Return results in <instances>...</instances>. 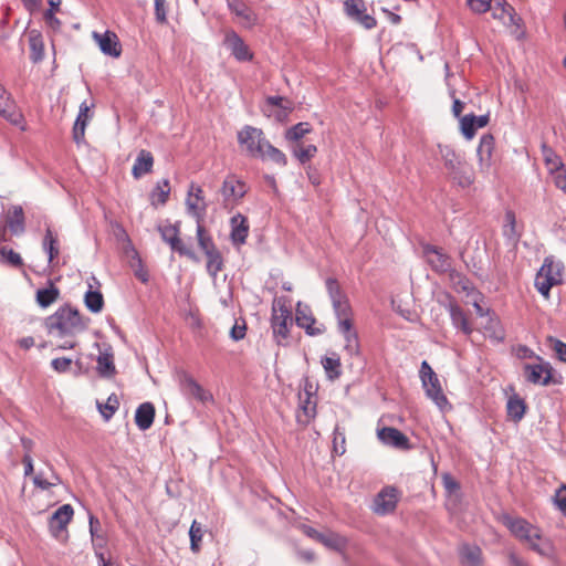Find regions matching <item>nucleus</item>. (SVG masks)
I'll return each mask as SVG.
<instances>
[{
  "mask_svg": "<svg viewBox=\"0 0 566 566\" xmlns=\"http://www.w3.org/2000/svg\"><path fill=\"white\" fill-rule=\"evenodd\" d=\"M507 416L515 422H518L525 415L526 405L522 398L514 395L509 398L506 405Z\"/></svg>",
  "mask_w": 566,
  "mask_h": 566,
  "instance_id": "nucleus-40",
  "label": "nucleus"
},
{
  "mask_svg": "<svg viewBox=\"0 0 566 566\" xmlns=\"http://www.w3.org/2000/svg\"><path fill=\"white\" fill-rule=\"evenodd\" d=\"M74 511L70 504H64L59 507L49 521L51 534L55 538H60L63 532H66V526L73 517Z\"/></svg>",
  "mask_w": 566,
  "mask_h": 566,
  "instance_id": "nucleus-15",
  "label": "nucleus"
},
{
  "mask_svg": "<svg viewBox=\"0 0 566 566\" xmlns=\"http://www.w3.org/2000/svg\"><path fill=\"white\" fill-rule=\"evenodd\" d=\"M155 419V407L150 402L142 403L135 413V423L140 430H147L151 427Z\"/></svg>",
  "mask_w": 566,
  "mask_h": 566,
  "instance_id": "nucleus-29",
  "label": "nucleus"
},
{
  "mask_svg": "<svg viewBox=\"0 0 566 566\" xmlns=\"http://www.w3.org/2000/svg\"><path fill=\"white\" fill-rule=\"evenodd\" d=\"M312 132V126L307 122H300L292 127H290L285 132V138L289 142H298L301 140L306 134H310Z\"/></svg>",
  "mask_w": 566,
  "mask_h": 566,
  "instance_id": "nucleus-49",
  "label": "nucleus"
},
{
  "mask_svg": "<svg viewBox=\"0 0 566 566\" xmlns=\"http://www.w3.org/2000/svg\"><path fill=\"white\" fill-rule=\"evenodd\" d=\"M33 483L39 489L48 490L51 486L57 485L60 483V478L55 474H52L51 480H49V479H45L42 473H38L33 478Z\"/></svg>",
  "mask_w": 566,
  "mask_h": 566,
  "instance_id": "nucleus-58",
  "label": "nucleus"
},
{
  "mask_svg": "<svg viewBox=\"0 0 566 566\" xmlns=\"http://www.w3.org/2000/svg\"><path fill=\"white\" fill-rule=\"evenodd\" d=\"M471 10L475 13H485L492 7V0H467Z\"/></svg>",
  "mask_w": 566,
  "mask_h": 566,
  "instance_id": "nucleus-61",
  "label": "nucleus"
},
{
  "mask_svg": "<svg viewBox=\"0 0 566 566\" xmlns=\"http://www.w3.org/2000/svg\"><path fill=\"white\" fill-rule=\"evenodd\" d=\"M294 321H273L272 329L277 345H286Z\"/></svg>",
  "mask_w": 566,
  "mask_h": 566,
  "instance_id": "nucleus-45",
  "label": "nucleus"
},
{
  "mask_svg": "<svg viewBox=\"0 0 566 566\" xmlns=\"http://www.w3.org/2000/svg\"><path fill=\"white\" fill-rule=\"evenodd\" d=\"M191 200L192 202H197V205H207L203 197V190L200 186L191 182L188 191V196L186 199V206L188 207V200Z\"/></svg>",
  "mask_w": 566,
  "mask_h": 566,
  "instance_id": "nucleus-57",
  "label": "nucleus"
},
{
  "mask_svg": "<svg viewBox=\"0 0 566 566\" xmlns=\"http://www.w3.org/2000/svg\"><path fill=\"white\" fill-rule=\"evenodd\" d=\"M344 12L348 18L361 24L367 30L374 29L377 25V20L366 13L364 0H345Z\"/></svg>",
  "mask_w": 566,
  "mask_h": 566,
  "instance_id": "nucleus-11",
  "label": "nucleus"
},
{
  "mask_svg": "<svg viewBox=\"0 0 566 566\" xmlns=\"http://www.w3.org/2000/svg\"><path fill=\"white\" fill-rule=\"evenodd\" d=\"M500 323L501 321H488L483 335L496 342L503 340L504 329Z\"/></svg>",
  "mask_w": 566,
  "mask_h": 566,
  "instance_id": "nucleus-52",
  "label": "nucleus"
},
{
  "mask_svg": "<svg viewBox=\"0 0 566 566\" xmlns=\"http://www.w3.org/2000/svg\"><path fill=\"white\" fill-rule=\"evenodd\" d=\"M155 20L158 24H167L168 6L166 0H154Z\"/></svg>",
  "mask_w": 566,
  "mask_h": 566,
  "instance_id": "nucleus-54",
  "label": "nucleus"
},
{
  "mask_svg": "<svg viewBox=\"0 0 566 566\" xmlns=\"http://www.w3.org/2000/svg\"><path fill=\"white\" fill-rule=\"evenodd\" d=\"M0 115L13 124H17L21 118L14 102L3 86H0Z\"/></svg>",
  "mask_w": 566,
  "mask_h": 566,
  "instance_id": "nucleus-27",
  "label": "nucleus"
},
{
  "mask_svg": "<svg viewBox=\"0 0 566 566\" xmlns=\"http://www.w3.org/2000/svg\"><path fill=\"white\" fill-rule=\"evenodd\" d=\"M6 226L14 235L25 231V216L21 206H11L6 214Z\"/></svg>",
  "mask_w": 566,
  "mask_h": 566,
  "instance_id": "nucleus-24",
  "label": "nucleus"
},
{
  "mask_svg": "<svg viewBox=\"0 0 566 566\" xmlns=\"http://www.w3.org/2000/svg\"><path fill=\"white\" fill-rule=\"evenodd\" d=\"M157 231L164 242H166L174 252H177L180 256H186L192 262H199V258L196 252L184 243L180 239V221L174 224H158Z\"/></svg>",
  "mask_w": 566,
  "mask_h": 566,
  "instance_id": "nucleus-4",
  "label": "nucleus"
},
{
  "mask_svg": "<svg viewBox=\"0 0 566 566\" xmlns=\"http://www.w3.org/2000/svg\"><path fill=\"white\" fill-rule=\"evenodd\" d=\"M271 318H293L292 300L287 296L274 297Z\"/></svg>",
  "mask_w": 566,
  "mask_h": 566,
  "instance_id": "nucleus-36",
  "label": "nucleus"
},
{
  "mask_svg": "<svg viewBox=\"0 0 566 566\" xmlns=\"http://www.w3.org/2000/svg\"><path fill=\"white\" fill-rule=\"evenodd\" d=\"M230 238L234 244H243L249 235V220L242 213H237L230 219Z\"/></svg>",
  "mask_w": 566,
  "mask_h": 566,
  "instance_id": "nucleus-23",
  "label": "nucleus"
},
{
  "mask_svg": "<svg viewBox=\"0 0 566 566\" xmlns=\"http://www.w3.org/2000/svg\"><path fill=\"white\" fill-rule=\"evenodd\" d=\"M42 248L44 252L48 254L49 265H53L54 260L59 255V238L57 234L51 229V227H46L45 234L42 240Z\"/></svg>",
  "mask_w": 566,
  "mask_h": 566,
  "instance_id": "nucleus-30",
  "label": "nucleus"
},
{
  "mask_svg": "<svg viewBox=\"0 0 566 566\" xmlns=\"http://www.w3.org/2000/svg\"><path fill=\"white\" fill-rule=\"evenodd\" d=\"M322 366L328 377V379L334 380L340 377L342 375V363L340 358L337 354H332L331 356H325L322 359Z\"/></svg>",
  "mask_w": 566,
  "mask_h": 566,
  "instance_id": "nucleus-38",
  "label": "nucleus"
},
{
  "mask_svg": "<svg viewBox=\"0 0 566 566\" xmlns=\"http://www.w3.org/2000/svg\"><path fill=\"white\" fill-rule=\"evenodd\" d=\"M523 375L533 385L547 386L553 380V368L549 363L525 364Z\"/></svg>",
  "mask_w": 566,
  "mask_h": 566,
  "instance_id": "nucleus-12",
  "label": "nucleus"
},
{
  "mask_svg": "<svg viewBox=\"0 0 566 566\" xmlns=\"http://www.w3.org/2000/svg\"><path fill=\"white\" fill-rule=\"evenodd\" d=\"M338 331L344 336L345 349L350 354H358L359 340L357 332L354 329L352 321H339Z\"/></svg>",
  "mask_w": 566,
  "mask_h": 566,
  "instance_id": "nucleus-25",
  "label": "nucleus"
},
{
  "mask_svg": "<svg viewBox=\"0 0 566 566\" xmlns=\"http://www.w3.org/2000/svg\"><path fill=\"white\" fill-rule=\"evenodd\" d=\"M439 153L450 178L461 188L470 187L474 181V172L464 158L449 145H438Z\"/></svg>",
  "mask_w": 566,
  "mask_h": 566,
  "instance_id": "nucleus-3",
  "label": "nucleus"
},
{
  "mask_svg": "<svg viewBox=\"0 0 566 566\" xmlns=\"http://www.w3.org/2000/svg\"><path fill=\"white\" fill-rule=\"evenodd\" d=\"M541 151H542V156H543L545 166H546L547 170L549 171V174L553 175L557 171H560L563 168H565V165H564L560 156H558L556 154V151L552 147L546 145L545 143L542 144Z\"/></svg>",
  "mask_w": 566,
  "mask_h": 566,
  "instance_id": "nucleus-34",
  "label": "nucleus"
},
{
  "mask_svg": "<svg viewBox=\"0 0 566 566\" xmlns=\"http://www.w3.org/2000/svg\"><path fill=\"white\" fill-rule=\"evenodd\" d=\"M224 42L239 62H248L253 59V53L235 31L228 32Z\"/></svg>",
  "mask_w": 566,
  "mask_h": 566,
  "instance_id": "nucleus-18",
  "label": "nucleus"
},
{
  "mask_svg": "<svg viewBox=\"0 0 566 566\" xmlns=\"http://www.w3.org/2000/svg\"><path fill=\"white\" fill-rule=\"evenodd\" d=\"M495 150V138L491 133L483 134L476 149L480 166L490 168L493 163V153Z\"/></svg>",
  "mask_w": 566,
  "mask_h": 566,
  "instance_id": "nucleus-21",
  "label": "nucleus"
},
{
  "mask_svg": "<svg viewBox=\"0 0 566 566\" xmlns=\"http://www.w3.org/2000/svg\"><path fill=\"white\" fill-rule=\"evenodd\" d=\"M399 501V492L396 488H384L374 500V512L379 515H386L395 511Z\"/></svg>",
  "mask_w": 566,
  "mask_h": 566,
  "instance_id": "nucleus-13",
  "label": "nucleus"
},
{
  "mask_svg": "<svg viewBox=\"0 0 566 566\" xmlns=\"http://www.w3.org/2000/svg\"><path fill=\"white\" fill-rule=\"evenodd\" d=\"M84 303L92 313H99L104 306L103 294L99 291H93L92 286H90V290L84 295Z\"/></svg>",
  "mask_w": 566,
  "mask_h": 566,
  "instance_id": "nucleus-47",
  "label": "nucleus"
},
{
  "mask_svg": "<svg viewBox=\"0 0 566 566\" xmlns=\"http://www.w3.org/2000/svg\"><path fill=\"white\" fill-rule=\"evenodd\" d=\"M300 411L296 415L297 421L307 424L316 415V398L308 390L300 395Z\"/></svg>",
  "mask_w": 566,
  "mask_h": 566,
  "instance_id": "nucleus-22",
  "label": "nucleus"
},
{
  "mask_svg": "<svg viewBox=\"0 0 566 566\" xmlns=\"http://www.w3.org/2000/svg\"><path fill=\"white\" fill-rule=\"evenodd\" d=\"M170 195V182L168 179L158 181L156 187L149 193L150 205L154 208L167 203Z\"/></svg>",
  "mask_w": 566,
  "mask_h": 566,
  "instance_id": "nucleus-33",
  "label": "nucleus"
},
{
  "mask_svg": "<svg viewBox=\"0 0 566 566\" xmlns=\"http://www.w3.org/2000/svg\"><path fill=\"white\" fill-rule=\"evenodd\" d=\"M439 305L446 306L452 319L467 318L457 300L450 293H444L442 295V297L439 300Z\"/></svg>",
  "mask_w": 566,
  "mask_h": 566,
  "instance_id": "nucleus-46",
  "label": "nucleus"
},
{
  "mask_svg": "<svg viewBox=\"0 0 566 566\" xmlns=\"http://www.w3.org/2000/svg\"><path fill=\"white\" fill-rule=\"evenodd\" d=\"M154 156L150 151L142 149L135 160L132 169V175L135 179H139L145 174H149L153 170Z\"/></svg>",
  "mask_w": 566,
  "mask_h": 566,
  "instance_id": "nucleus-28",
  "label": "nucleus"
},
{
  "mask_svg": "<svg viewBox=\"0 0 566 566\" xmlns=\"http://www.w3.org/2000/svg\"><path fill=\"white\" fill-rule=\"evenodd\" d=\"M238 143L244 147L247 154L254 158H265L264 145H268V139L262 129L245 125L238 133Z\"/></svg>",
  "mask_w": 566,
  "mask_h": 566,
  "instance_id": "nucleus-5",
  "label": "nucleus"
},
{
  "mask_svg": "<svg viewBox=\"0 0 566 566\" xmlns=\"http://www.w3.org/2000/svg\"><path fill=\"white\" fill-rule=\"evenodd\" d=\"M129 265L134 271V275L144 284L149 281V272L146 269L138 251L135 248H132V256L129 261Z\"/></svg>",
  "mask_w": 566,
  "mask_h": 566,
  "instance_id": "nucleus-39",
  "label": "nucleus"
},
{
  "mask_svg": "<svg viewBox=\"0 0 566 566\" xmlns=\"http://www.w3.org/2000/svg\"><path fill=\"white\" fill-rule=\"evenodd\" d=\"M501 522L506 526L512 535L520 542L526 544L534 552L546 555L549 551V544L541 545L543 541L542 531L538 526L530 523L523 517L504 514Z\"/></svg>",
  "mask_w": 566,
  "mask_h": 566,
  "instance_id": "nucleus-2",
  "label": "nucleus"
},
{
  "mask_svg": "<svg viewBox=\"0 0 566 566\" xmlns=\"http://www.w3.org/2000/svg\"><path fill=\"white\" fill-rule=\"evenodd\" d=\"M247 324L245 321H235L234 325L230 331V336L233 340H240L245 337Z\"/></svg>",
  "mask_w": 566,
  "mask_h": 566,
  "instance_id": "nucleus-63",
  "label": "nucleus"
},
{
  "mask_svg": "<svg viewBox=\"0 0 566 566\" xmlns=\"http://www.w3.org/2000/svg\"><path fill=\"white\" fill-rule=\"evenodd\" d=\"M490 10H492L494 19L501 20L506 25H520V22L522 21L510 3H505L502 8L491 7Z\"/></svg>",
  "mask_w": 566,
  "mask_h": 566,
  "instance_id": "nucleus-35",
  "label": "nucleus"
},
{
  "mask_svg": "<svg viewBox=\"0 0 566 566\" xmlns=\"http://www.w3.org/2000/svg\"><path fill=\"white\" fill-rule=\"evenodd\" d=\"M97 408L105 421H108L119 408V399L116 394L108 396L105 403L97 401Z\"/></svg>",
  "mask_w": 566,
  "mask_h": 566,
  "instance_id": "nucleus-50",
  "label": "nucleus"
},
{
  "mask_svg": "<svg viewBox=\"0 0 566 566\" xmlns=\"http://www.w3.org/2000/svg\"><path fill=\"white\" fill-rule=\"evenodd\" d=\"M96 369L101 377H113L116 374L113 354L108 352L101 353L97 357Z\"/></svg>",
  "mask_w": 566,
  "mask_h": 566,
  "instance_id": "nucleus-37",
  "label": "nucleus"
},
{
  "mask_svg": "<svg viewBox=\"0 0 566 566\" xmlns=\"http://www.w3.org/2000/svg\"><path fill=\"white\" fill-rule=\"evenodd\" d=\"M30 60L39 63L44 57V42L40 31L31 30L29 32Z\"/></svg>",
  "mask_w": 566,
  "mask_h": 566,
  "instance_id": "nucleus-32",
  "label": "nucleus"
},
{
  "mask_svg": "<svg viewBox=\"0 0 566 566\" xmlns=\"http://www.w3.org/2000/svg\"><path fill=\"white\" fill-rule=\"evenodd\" d=\"M555 504L566 515V484H563L555 494Z\"/></svg>",
  "mask_w": 566,
  "mask_h": 566,
  "instance_id": "nucleus-64",
  "label": "nucleus"
},
{
  "mask_svg": "<svg viewBox=\"0 0 566 566\" xmlns=\"http://www.w3.org/2000/svg\"><path fill=\"white\" fill-rule=\"evenodd\" d=\"M562 270L563 264L560 262H555L552 256L545 258L535 281L537 291L542 295L548 296L551 289L562 283Z\"/></svg>",
  "mask_w": 566,
  "mask_h": 566,
  "instance_id": "nucleus-6",
  "label": "nucleus"
},
{
  "mask_svg": "<svg viewBox=\"0 0 566 566\" xmlns=\"http://www.w3.org/2000/svg\"><path fill=\"white\" fill-rule=\"evenodd\" d=\"M325 286L332 300L333 307L338 318H349L350 305L347 295L335 277H327Z\"/></svg>",
  "mask_w": 566,
  "mask_h": 566,
  "instance_id": "nucleus-10",
  "label": "nucleus"
},
{
  "mask_svg": "<svg viewBox=\"0 0 566 566\" xmlns=\"http://www.w3.org/2000/svg\"><path fill=\"white\" fill-rule=\"evenodd\" d=\"M186 387L188 392L200 401H206L208 395L205 389L192 378L186 379Z\"/></svg>",
  "mask_w": 566,
  "mask_h": 566,
  "instance_id": "nucleus-56",
  "label": "nucleus"
},
{
  "mask_svg": "<svg viewBox=\"0 0 566 566\" xmlns=\"http://www.w3.org/2000/svg\"><path fill=\"white\" fill-rule=\"evenodd\" d=\"M48 318H80V312L77 307L66 303Z\"/></svg>",
  "mask_w": 566,
  "mask_h": 566,
  "instance_id": "nucleus-55",
  "label": "nucleus"
},
{
  "mask_svg": "<svg viewBox=\"0 0 566 566\" xmlns=\"http://www.w3.org/2000/svg\"><path fill=\"white\" fill-rule=\"evenodd\" d=\"M48 331L51 335L64 338L74 336L73 321H56L48 325Z\"/></svg>",
  "mask_w": 566,
  "mask_h": 566,
  "instance_id": "nucleus-43",
  "label": "nucleus"
},
{
  "mask_svg": "<svg viewBox=\"0 0 566 566\" xmlns=\"http://www.w3.org/2000/svg\"><path fill=\"white\" fill-rule=\"evenodd\" d=\"M208 205H197L190 199L188 200V213L197 221V241L200 250L207 258V272L216 277L223 269V256L217 248L211 234L203 226V219L207 213Z\"/></svg>",
  "mask_w": 566,
  "mask_h": 566,
  "instance_id": "nucleus-1",
  "label": "nucleus"
},
{
  "mask_svg": "<svg viewBox=\"0 0 566 566\" xmlns=\"http://www.w3.org/2000/svg\"><path fill=\"white\" fill-rule=\"evenodd\" d=\"M447 275L452 289L457 293H465V295L471 298L473 306L476 308V313L483 316L484 312L480 305L483 295L475 289L472 281L464 273L454 268Z\"/></svg>",
  "mask_w": 566,
  "mask_h": 566,
  "instance_id": "nucleus-8",
  "label": "nucleus"
},
{
  "mask_svg": "<svg viewBox=\"0 0 566 566\" xmlns=\"http://www.w3.org/2000/svg\"><path fill=\"white\" fill-rule=\"evenodd\" d=\"M249 191V186L234 174H229L220 188L223 203L234 206L241 202Z\"/></svg>",
  "mask_w": 566,
  "mask_h": 566,
  "instance_id": "nucleus-9",
  "label": "nucleus"
},
{
  "mask_svg": "<svg viewBox=\"0 0 566 566\" xmlns=\"http://www.w3.org/2000/svg\"><path fill=\"white\" fill-rule=\"evenodd\" d=\"M59 289L49 281V286L36 292V302L41 307H48L59 297Z\"/></svg>",
  "mask_w": 566,
  "mask_h": 566,
  "instance_id": "nucleus-41",
  "label": "nucleus"
},
{
  "mask_svg": "<svg viewBox=\"0 0 566 566\" xmlns=\"http://www.w3.org/2000/svg\"><path fill=\"white\" fill-rule=\"evenodd\" d=\"M72 363H73V360L71 358L59 357V358L52 359L51 366L56 373L62 374V373H66L71 369Z\"/></svg>",
  "mask_w": 566,
  "mask_h": 566,
  "instance_id": "nucleus-60",
  "label": "nucleus"
},
{
  "mask_svg": "<svg viewBox=\"0 0 566 566\" xmlns=\"http://www.w3.org/2000/svg\"><path fill=\"white\" fill-rule=\"evenodd\" d=\"M229 10L242 20L245 28H253L258 23V14L242 0H227Z\"/></svg>",
  "mask_w": 566,
  "mask_h": 566,
  "instance_id": "nucleus-19",
  "label": "nucleus"
},
{
  "mask_svg": "<svg viewBox=\"0 0 566 566\" xmlns=\"http://www.w3.org/2000/svg\"><path fill=\"white\" fill-rule=\"evenodd\" d=\"M490 122V115L475 116L474 114H468L460 118V129L462 135L467 139H472L478 128L485 127Z\"/></svg>",
  "mask_w": 566,
  "mask_h": 566,
  "instance_id": "nucleus-20",
  "label": "nucleus"
},
{
  "mask_svg": "<svg viewBox=\"0 0 566 566\" xmlns=\"http://www.w3.org/2000/svg\"><path fill=\"white\" fill-rule=\"evenodd\" d=\"M90 108L86 104V102H83L80 105L78 115L75 119L74 126H73V139L76 144H81L84 140L85 137V129L88 124L90 118L92 115L90 114Z\"/></svg>",
  "mask_w": 566,
  "mask_h": 566,
  "instance_id": "nucleus-26",
  "label": "nucleus"
},
{
  "mask_svg": "<svg viewBox=\"0 0 566 566\" xmlns=\"http://www.w3.org/2000/svg\"><path fill=\"white\" fill-rule=\"evenodd\" d=\"M205 534L203 526L196 520L191 523L189 530L190 549L192 553L198 554L201 549V542Z\"/></svg>",
  "mask_w": 566,
  "mask_h": 566,
  "instance_id": "nucleus-48",
  "label": "nucleus"
},
{
  "mask_svg": "<svg viewBox=\"0 0 566 566\" xmlns=\"http://www.w3.org/2000/svg\"><path fill=\"white\" fill-rule=\"evenodd\" d=\"M441 479L442 484L449 494L455 493L460 490L459 482L450 473H443Z\"/></svg>",
  "mask_w": 566,
  "mask_h": 566,
  "instance_id": "nucleus-62",
  "label": "nucleus"
},
{
  "mask_svg": "<svg viewBox=\"0 0 566 566\" xmlns=\"http://www.w3.org/2000/svg\"><path fill=\"white\" fill-rule=\"evenodd\" d=\"M315 539L325 545L326 547L337 552H343L347 546V539L344 536L333 532H315Z\"/></svg>",
  "mask_w": 566,
  "mask_h": 566,
  "instance_id": "nucleus-31",
  "label": "nucleus"
},
{
  "mask_svg": "<svg viewBox=\"0 0 566 566\" xmlns=\"http://www.w3.org/2000/svg\"><path fill=\"white\" fill-rule=\"evenodd\" d=\"M0 263L13 269H21L24 265L21 255L7 245L0 247Z\"/></svg>",
  "mask_w": 566,
  "mask_h": 566,
  "instance_id": "nucleus-42",
  "label": "nucleus"
},
{
  "mask_svg": "<svg viewBox=\"0 0 566 566\" xmlns=\"http://www.w3.org/2000/svg\"><path fill=\"white\" fill-rule=\"evenodd\" d=\"M548 342L551 344L552 349L554 350L556 357L560 360L566 363V344L563 343L559 339L549 337Z\"/></svg>",
  "mask_w": 566,
  "mask_h": 566,
  "instance_id": "nucleus-59",
  "label": "nucleus"
},
{
  "mask_svg": "<svg viewBox=\"0 0 566 566\" xmlns=\"http://www.w3.org/2000/svg\"><path fill=\"white\" fill-rule=\"evenodd\" d=\"M93 38L99 46V50L108 56L119 57L122 54V44L116 33L105 31L104 33L94 32Z\"/></svg>",
  "mask_w": 566,
  "mask_h": 566,
  "instance_id": "nucleus-17",
  "label": "nucleus"
},
{
  "mask_svg": "<svg viewBox=\"0 0 566 566\" xmlns=\"http://www.w3.org/2000/svg\"><path fill=\"white\" fill-rule=\"evenodd\" d=\"M378 439L386 446L407 451L412 448L409 438L394 427H384L377 431Z\"/></svg>",
  "mask_w": 566,
  "mask_h": 566,
  "instance_id": "nucleus-14",
  "label": "nucleus"
},
{
  "mask_svg": "<svg viewBox=\"0 0 566 566\" xmlns=\"http://www.w3.org/2000/svg\"><path fill=\"white\" fill-rule=\"evenodd\" d=\"M317 154V147L313 144L307 146H303L302 144H297L293 148V155L297 158V160L304 165L310 161Z\"/></svg>",
  "mask_w": 566,
  "mask_h": 566,
  "instance_id": "nucleus-51",
  "label": "nucleus"
},
{
  "mask_svg": "<svg viewBox=\"0 0 566 566\" xmlns=\"http://www.w3.org/2000/svg\"><path fill=\"white\" fill-rule=\"evenodd\" d=\"M265 150V157L274 161L275 164L280 166H286L287 159L283 151H281L279 148L274 147L269 140L268 145H264Z\"/></svg>",
  "mask_w": 566,
  "mask_h": 566,
  "instance_id": "nucleus-53",
  "label": "nucleus"
},
{
  "mask_svg": "<svg viewBox=\"0 0 566 566\" xmlns=\"http://www.w3.org/2000/svg\"><path fill=\"white\" fill-rule=\"evenodd\" d=\"M422 256L431 271L438 275L448 274L452 269V258L440 247L428 242L420 243Z\"/></svg>",
  "mask_w": 566,
  "mask_h": 566,
  "instance_id": "nucleus-7",
  "label": "nucleus"
},
{
  "mask_svg": "<svg viewBox=\"0 0 566 566\" xmlns=\"http://www.w3.org/2000/svg\"><path fill=\"white\" fill-rule=\"evenodd\" d=\"M481 554L478 546L464 545L460 549L461 563L465 566H478L481 562Z\"/></svg>",
  "mask_w": 566,
  "mask_h": 566,
  "instance_id": "nucleus-44",
  "label": "nucleus"
},
{
  "mask_svg": "<svg viewBox=\"0 0 566 566\" xmlns=\"http://www.w3.org/2000/svg\"><path fill=\"white\" fill-rule=\"evenodd\" d=\"M421 382L427 397L431 399L440 410L446 411L451 409V405L443 394L438 376L428 378Z\"/></svg>",
  "mask_w": 566,
  "mask_h": 566,
  "instance_id": "nucleus-16",
  "label": "nucleus"
}]
</instances>
